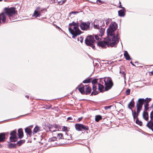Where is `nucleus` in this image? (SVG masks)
Listing matches in <instances>:
<instances>
[{
	"label": "nucleus",
	"instance_id": "43",
	"mask_svg": "<svg viewBox=\"0 0 153 153\" xmlns=\"http://www.w3.org/2000/svg\"><path fill=\"white\" fill-rule=\"evenodd\" d=\"M151 100V98H146V99L145 100V101L146 102V103H148Z\"/></svg>",
	"mask_w": 153,
	"mask_h": 153
},
{
	"label": "nucleus",
	"instance_id": "37",
	"mask_svg": "<svg viewBox=\"0 0 153 153\" xmlns=\"http://www.w3.org/2000/svg\"><path fill=\"white\" fill-rule=\"evenodd\" d=\"M90 82V79H88L85 80L83 81V83H88Z\"/></svg>",
	"mask_w": 153,
	"mask_h": 153
},
{
	"label": "nucleus",
	"instance_id": "51",
	"mask_svg": "<svg viewBox=\"0 0 153 153\" xmlns=\"http://www.w3.org/2000/svg\"><path fill=\"white\" fill-rule=\"evenodd\" d=\"M67 135H68V134L67 133H65V134L64 135V136L65 137V139L69 140V138L66 137V136H67Z\"/></svg>",
	"mask_w": 153,
	"mask_h": 153
},
{
	"label": "nucleus",
	"instance_id": "50",
	"mask_svg": "<svg viewBox=\"0 0 153 153\" xmlns=\"http://www.w3.org/2000/svg\"><path fill=\"white\" fill-rule=\"evenodd\" d=\"M98 94V92L97 91H93V92L91 94V95L92 94H94V95H96Z\"/></svg>",
	"mask_w": 153,
	"mask_h": 153
},
{
	"label": "nucleus",
	"instance_id": "18",
	"mask_svg": "<svg viewBox=\"0 0 153 153\" xmlns=\"http://www.w3.org/2000/svg\"><path fill=\"white\" fill-rule=\"evenodd\" d=\"M91 91V88L89 87V86H88V85H86V87H85V94H89Z\"/></svg>",
	"mask_w": 153,
	"mask_h": 153
},
{
	"label": "nucleus",
	"instance_id": "19",
	"mask_svg": "<svg viewBox=\"0 0 153 153\" xmlns=\"http://www.w3.org/2000/svg\"><path fill=\"white\" fill-rule=\"evenodd\" d=\"M5 139V134L4 133H0V142H4Z\"/></svg>",
	"mask_w": 153,
	"mask_h": 153
},
{
	"label": "nucleus",
	"instance_id": "11",
	"mask_svg": "<svg viewBox=\"0 0 153 153\" xmlns=\"http://www.w3.org/2000/svg\"><path fill=\"white\" fill-rule=\"evenodd\" d=\"M4 23L6 21V14L5 13H2L0 14V24L1 23Z\"/></svg>",
	"mask_w": 153,
	"mask_h": 153
},
{
	"label": "nucleus",
	"instance_id": "59",
	"mask_svg": "<svg viewBox=\"0 0 153 153\" xmlns=\"http://www.w3.org/2000/svg\"><path fill=\"white\" fill-rule=\"evenodd\" d=\"M119 7L120 8H122L123 9V7H122V6H121V4H120L119 6Z\"/></svg>",
	"mask_w": 153,
	"mask_h": 153
},
{
	"label": "nucleus",
	"instance_id": "55",
	"mask_svg": "<svg viewBox=\"0 0 153 153\" xmlns=\"http://www.w3.org/2000/svg\"><path fill=\"white\" fill-rule=\"evenodd\" d=\"M22 141L20 140V141L18 142V143L19 145H20L22 144Z\"/></svg>",
	"mask_w": 153,
	"mask_h": 153
},
{
	"label": "nucleus",
	"instance_id": "28",
	"mask_svg": "<svg viewBox=\"0 0 153 153\" xmlns=\"http://www.w3.org/2000/svg\"><path fill=\"white\" fill-rule=\"evenodd\" d=\"M25 131L26 133L29 135H30L32 134V131L31 129L29 128V127L26 128L25 129Z\"/></svg>",
	"mask_w": 153,
	"mask_h": 153
},
{
	"label": "nucleus",
	"instance_id": "22",
	"mask_svg": "<svg viewBox=\"0 0 153 153\" xmlns=\"http://www.w3.org/2000/svg\"><path fill=\"white\" fill-rule=\"evenodd\" d=\"M143 117L144 120L147 121L149 119L148 113L146 112H144L143 113Z\"/></svg>",
	"mask_w": 153,
	"mask_h": 153
},
{
	"label": "nucleus",
	"instance_id": "39",
	"mask_svg": "<svg viewBox=\"0 0 153 153\" xmlns=\"http://www.w3.org/2000/svg\"><path fill=\"white\" fill-rule=\"evenodd\" d=\"M92 84L93 85H96L97 84V79H94L92 82Z\"/></svg>",
	"mask_w": 153,
	"mask_h": 153
},
{
	"label": "nucleus",
	"instance_id": "29",
	"mask_svg": "<svg viewBox=\"0 0 153 153\" xmlns=\"http://www.w3.org/2000/svg\"><path fill=\"white\" fill-rule=\"evenodd\" d=\"M131 111L134 120L136 118L137 119L138 115L136 114V111L135 110H134V111H133V110H132Z\"/></svg>",
	"mask_w": 153,
	"mask_h": 153
},
{
	"label": "nucleus",
	"instance_id": "63",
	"mask_svg": "<svg viewBox=\"0 0 153 153\" xmlns=\"http://www.w3.org/2000/svg\"><path fill=\"white\" fill-rule=\"evenodd\" d=\"M27 115V114H25V115H24L23 116H26Z\"/></svg>",
	"mask_w": 153,
	"mask_h": 153
},
{
	"label": "nucleus",
	"instance_id": "33",
	"mask_svg": "<svg viewBox=\"0 0 153 153\" xmlns=\"http://www.w3.org/2000/svg\"><path fill=\"white\" fill-rule=\"evenodd\" d=\"M83 38L82 36H80L77 39V40L78 42L80 41V42L82 43L83 41Z\"/></svg>",
	"mask_w": 153,
	"mask_h": 153
},
{
	"label": "nucleus",
	"instance_id": "64",
	"mask_svg": "<svg viewBox=\"0 0 153 153\" xmlns=\"http://www.w3.org/2000/svg\"><path fill=\"white\" fill-rule=\"evenodd\" d=\"M58 14H59V15H60L59 13H58Z\"/></svg>",
	"mask_w": 153,
	"mask_h": 153
},
{
	"label": "nucleus",
	"instance_id": "53",
	"mask_svg": "<svg viewBox=\"0 0 153 153\" xmlns=\"http://www.w3.org/2000/svg\"><path fill=\"white\" fill-rule=\"evenodd\" d=\"M111 106H105V110H107L109 108H110Z\"/></svg>",
	"mask_w": 153,
	"mask_h": 153
},
{
	"label": "nucleus",
	"instance_id": "9",
	"mask_svg": "<svg viewBox=\"0 0 153 153\" xmlns=\"http://www.w3.org/2000/svg\"><path fill=\"white\" fill-rule=\"evenodd\" d=\"M86 85H84L82 84H81L79 85H78L76 89H78L79 91L82 94H85V89Z\"/></svg>",
	"mask_w": 153,
	"mask_h": 153
},
{
	"label": "nucleus",
	"instance_id": "14",
	"mask_svg": "<svg viewBox=\"0 0 153 153\" xmlns=\"http://www.w3.org/2000/svg\"><path fill=\"white\" fill-rule=\"evenodd\" d=\"M57 126L56 125H53V126L51 125V126H50L48 128L50 131L52 132H54L58 130L56 128Z\"/></svg>",
	"mask_w": 153,
	"mask_h": 153
},
{
	"label": "nucleus",
	"instance_id": "38",
	"mask_svg": "<svg viewBox=\"0 0 153 153\" xmlns=\"http://www.w3.org/2000/svg\"><path fill=\"white\" fill-rule=\"evenodd\" d=\"M16 131L15 130L13 131L10 133L11 136L16 135Z\"/></svg>",
	"mask_w": 153,
	"mask_h": 153
},
{
	"label": "nucleus",
	"instance_id": "7",
	"mask_svg": "<svg viewBox=\"0 0 153 153\" xmlns=\"http://www.w3.org/2000/svg\"><path fill=\"white\" fill-rule=\"evenodd\" d=\"M90 23L88 22H82L79 25L81 29L83 30H88L90 28Z\"/></svg>",
	"mask_w": 153,
	"mask_h": 153
},
{
	"label": "nucleus",
	"instance_id": "16",
	"mask_svg": "<svg viewBox=\"0 0 153 153\" xmlns=\"http://www.w3.org/2000/svg\"><path fill=\"white\" fill-rule=\"evenodd\" d=\"M39 8H37L35 10L34 12V13L33 15V16H35L36 17H39L40 16V12L38 10Z\"/></svg>",
	"mask_w": 153,
	"mask_h": 153
},
{
	"label": "nucleus",
	"instance_id": "47",
	"mask_svg": "<svg viewBox=\"0 0 153 153\" xmlns=\"http://www.w3.org/2000/svg\"><path fill=\"white\" fill-rule=\"evenodd\" d=\"M148 105H148V103H146L144 105V107H145L146 110H147L149 109V108H148Z\"/></svg>",
	"mask_w": 153,
	"mask_h": 153
},
{
	"label": "nucleus",
	"instance_id": "56",
	"mask_svg": "<svg viewBox=\"0 0 153 153\" xmlns=\"http://www.w3.org/2000/svg\"><path fill=\"white\" fill-rule=\"evenodd\" d=\"M149 74L150 75H152L153 74V70L152 71L149 72Z\"/></svg>",
	"mask_w": 153,
	"mask_h": 153
},
{
	"label": "nucleus",
	"instance_id": "27",
	"mask_svg": "<svg viewBox=\"0 0 153 153\" xmlns=\"http://www.w3.org/2000/svg\"><path fill=\"white\" fill-rule=\"evenodd\" d=\"M98 89L101 92L103 91L104 87L103 85L100 83H98Z\"/></svg>",
	"mask_w": 153,
	"mask_h": 153
},
{
	"label": "nucleus",
	"instance_id": "54",
	"mask_svg": "<svg viewBox=\"0 0 153 153\" xmlns=\"http://www.w3.org/2000/svg\"><path fill=\"white\" fill-rule=\"evenodd\" d=\"M66 0H63L62 1V2H59V3L60 4H63L64 2Z\"/></svg>",
	"mask_w": 153,
	"mask_h": 153
},
{
	"label": "nucleus",
	"instance_id": "52",
	"mask_svg": "<svg viewBox=\"0 0 153 153\" xmlns=\"http://www.w3.org/2000/svg\"><path fill=\"white\" fill-rule=\"evenodd\" d=\"M97 2L99 4H101L102 3L101 1L100 0H97Z\"/></svg>",
	"mask_w": 153,
	"mask_h": 153
},
{
	"label": "nucleus",
	"instance_id": "45",
	"mask_svg": "<svg viewBox=\"0 0 153 153\" xmlns=\"http://www.w3.org/2000/svg\"><path fill=\"white\" fill-rule=\"evenodd\" d=\"M95 39L98 41H100V40L101 39L99 37V36L97 35H95Z\"/></svg>",
	"mask_w": 153,
	"mask_h": 153
},
{
	"label": "nucleus",
	"instance_id": "49",
	"mask_svg": "<svg viewBox=\"0 0 153 153\" xmlns=\"http://www.w3.org/2000/svg\"><path fill=\"white\" fill-rule=\"evenodd\" d=\"M68 120H71L72 121H71V122H73L74 120H73V119L71 117H68Z\"/></svg>",
	"mask_w": 153,
	"mask_h": 153
},
{
	"label": "nucleus",
	"instance_id": "12",
	"mask_svg": "<svg viewBox=\"0 0 153 153\" xmlns=\"http://www.w3.org/2000/svg\"><path fill=\"white\" fill-rule=\"evenodd\" d=\"M145 100L143 99H139L137 103V107L142 108V106Z\"/></svg>",
	"mask_w": 153,
	"mask_h": 153
},
{
	"label": "nucleus",
	"instance_id": "31",
	"mask_svg": "<svg viewBox=\"0 0 153 153\" xmlns=\"http://www.w3.org/2000/svg\"><path fill=\"white\" fill-rule=\"evenodd\" d=\"M102 119V116L100 115H97L95 116V121L98 122L100 120Z\"/></svg>",
	"mask_w": 153,
	"mask_h": 153
},
{
	"label": "nucleus",
	"instance_id": "10",
	"mask_svg": "<svg viewBox=\"0 0 153 153\" xmlns=\"http://www.w3.org/2000/svg\"><path fill=\"white\" fill-rule=\"evenodd\" d=\"M112 20L111 19L106 18L101 21V23L102 24V26L105 27H106L107 25Z\"/></svg>",
	"mask_w": 153,
	"mask_h": 153
},
{
	"label": "nucleus",
	"instance_id": "32",
	"mask_svg": "<svg viewBox=\"0 0 153 153\" xmlns=\"http://www.w3.org/2000/svg\"><path fill=\"white\" fill-rule=\"evenodd\" d=\"M135 122L136 123L139 125L140 126H141L142 125V123L141 121H140L138 118L136 119Z\"/></svg>",
	"mask_w": 153,
	"mask_h": 153
},
{
	"label": "nucleus",
	"instance_id": "15",
	"mask_svg": "<svg viewBox=\"0 0 153 153\" xmlns=\"http://www.w3.org/2000/svg\"><path fill=\"white\" fill-rule=\"evenodd\" d=\"M125 9L123 7V9L118 11L119 16L121 17H123L125 15Z\"/></svg>",
	"mask_w": 153,
	"mask_h": 153
},
{
	"label": "nucleus",
	"instance_id": "1",
	"mask_svg": "<svg viewBox=\"0 0 153 153\" xmlns=\"http://www.w3.org/2000/svg\"><path fill=\"white\" fill-rule=\"evenodd\" d=\"M108 36L105 39L104 42L102 41L98 42L97 43V45L103 48H105L106 45L112 47L115 46L118 42L119 38L117 36L116 38L114 37L113 38L111 37L110 39H108Z\"/></svg>",
	"mask_w": 153,
	"mask_h": 153
},
{
	"label": "nucleus",
	"instance_id": "26",
	"mask_svg": "<svg viewBox=\"0 0 153 153\" xmlns=\"http://www.w3.org/2000/svg\"><path fill=\"white\" fill-rule=\"evenodd\" d=\"M40 131V129L39 127L38 126H36L33 130V134L39 132Z\"/></svg>",
	"mask_w": 153,
	"mask_h": 153
},
{
	"label": "nucleus",
	"instance_id": "58",
	"mask_svg": "<svg viewBox=\"0 0 153 153\" xmlns=\"http://www.w3.org/2000/svg\"><path fill=\"white\" fill-rule=\"evenodd\" d=\"M130 63L131 64V65L133 66H135V65L133 63V62H130Z\"/></svg>",
	"mask_w": 153,
	"mask_h": 153
},
{
	"label": "nucleus",
	"instance_id": "62",
	"mask_svg": "<svg viewBox=\"0 0 153 153\" xmlns=\"http://www.w3.org/2000/svg\"><path fill=\"white\" fill-rule=\"evenodd\" d=\"M11 145H13L12 144H10V147H11Z\"/></svg>",
	"mask_w": 153,
	"mask_h": 153
},
{
	"label": "nucleus",
	"instance_id": "21",
	"mask_svg": "<svg viewBox=\"0 0 153 153\" xmlns=\"http://www.w3.org/2000/svg\"><path fill=\"white\" fill-rule=\"evenodd\" d=\"M134 102L133 100V99H132L128 105V108H129L131 110H132L131 108H130L131 107H133L134 106Z\"/></svg>",
	"mask_w": 153,
	"mask_h": 153
},
{
	"label": "nucleus",
	"instance_id": "20",
	"mask_svg": "<svg viewBox=\"0 0 153 153\" xmlns=\"http://www.w3.org/2000/svg\"><path fill=\"white\" fill-rule=\"evenodd\" d=\"M99 30V31L100 33L99 34V36L101 37L104 34L105 29L101 27L100 28Z\"/></svg>",
	"mask_w": 153,
	"mask_h": 153
},
{
	"label": "nucleus",
	"instance_id": "44",
	"mask_svg": "<svg viewBox=\"0 0 153 153\" xmlns=\"http://www.w3.org/2000/svg\"><path fill=\"white\" fill-rule=\"evenodd\" d=\"M97 87L96 85H93V90L94 91L97 89Z\"/></svg>",
	"mask_w": 153,
	"mask_h": 153
},
{
	"label": "nucleus",
	"instance_id": "25",
	"mask_svg": "<svg viewBox=\"0 0 153 153\" xmlns=\"http://www.w3.org/2000/svg\"><path fill=\"white\" fill-rule=\"evenodd\" d=\"M10 140L11 142H15L17 140V137L16 135L12 136L10 137Z\"/></svg>",
	"mask_w": 153,
	"mask_h": 153
},
{
	"label": "nucleus",
	"instance_id": "5",
	"mask_svg": "<svg viewBox=\"0 0 153 153\" xmlns=\"http://www.w3.org/2000/svg\"><path fill=\"white\" fill-rule=\"evenodd\" d=\"M85 42L87 45L91 47L93 49H95L94 44L95 42L93 36L89 35L87 36L85 39Z\"/></svg>",
	"mask_w": 153,
	"mask_h": 153
},
{
	"label": "nucleus",
	"instance_id": "3",
	"mask_svg": "<svg viewBox=\"0 0 153 153\" xmlns=\"http://www.w3.org/2000/svg\"><path fill=\"white\" fill-rule=\"evenodd\" d=\"M117 28V25L115 22H112L111 23L109 28L107 30V36H108V39L113 38L114 37L116 38L117 36L118 38V35L117 34L116 36L114 35V31L116 30Z\"/></svg>",
	"mask_w": 153,
	"mask_h": 153
},
{
	"label": "nucleus",
	"instance_id": "61",
	"mask_svg": "<svg viewBox=\"0 0 153 153\" xmlns=\"http://www.w3.org/2000/svg\"><path fill=\"white\" fill-rule=\"evenodd\" d=\"M25 97H27V98H29V96L27 95H26L25 96Z\"/></svg>",
	"mask_w": 153,
	"mask_h": 153
},
{
	"label": "nucleus",
	"instance_id": "60",
	"mask_svg": "<svg viewBox=\"0 0 153 153\" xmlns=\"http://www.w3.org/2000/svg\"><path fill=\"white\" fill-rule=\"evenodd\" d=\"M76 13V12H71V13H71H71Z\"/></svg>",
	"mask_w": 153,
	"mask_h": 153
},
{
	"label": "nucleus",
	"instance_id": "24",
	"mask_svg": "<svg viewBox=\"0 0 153 153\" xmlns=\"http://www.w3.org/2000/svg\"><path fill=\"white\" fill-rule=\"evenodd\" d=\"M81 124H76L75 125L76 129L78 131H81Z\"/></svg>",
	"mask_w": 153,
	"mask_h": 153
},
{
	"label": "nucleus",
	"instance_id": "2",
	"mask_svg": "<svg viewBox=\"0 0 153 153\" xmlns=\"http://www.w3.org/2000/svg\"><path fill=\"white\" fill-rule=\"evenodd\" d=\"M78 23L73 22L70 23L68 26V30L70 33L72 35V38H74L77 36L80 35L81 31L79 28Z\"/></svg>",
	"mask_w": 153,
	"mask_h": 153
},
{
	"label": "nucleus",
	"instance_id": "13",
	"mask_svg": "<svg viewBox=\"0 0 153 153\" xmlns=\"http://www.w3.org/2000/svg\"><path fill=\"white\" fill-rule=\"evenodd\" d=\"M146 126L149 128L153 131V121L150 120L148 122Z\"/></svg>",
	"mask_w": 153,
	"mask_h": 153
},
{
	"label": "nucleus",
	"instance_id": "46",
	"mask_svg": "<svg viewBox=\"0 0 153 153\" xmlns=\"http://www.w3.org/2000/svg\"><path fill=\"white\" fill-rule=\"evenodd\" d=\"M104 78H101L100 79V83H103V82H104Z\"/></svg>",
	"mask_w": 153,
	"mask_h": 153
},
{
	"label": "nucleus",
	"instance_id": "40",
	"mask_svg": "<svg viewBox=\"0 0 153 153\" xmlns=\"http://www.w3.org/2000/svg\"><path fill=\"white\" fill-rule=\"evenodd\" d=\"M130 90L128 89L126 91V95H128L130 94Z\"/></svg>",
	"mask_w": 153,
	"mask_h": 153
},
{
	"label": "nucleus",
	"instance_id": "41",
	"mask_svg": "<svg viewBox=\"0 0 153 153\" xmlns=\"http://www.w3.org/2000/svg\"><path fill=\"white\" fill-rule=\"evenodd\" d=\"M150 117L151 120L152 121H153V111H152L150 113Z\"/></svg>",
	"mask_w": 153,
	"mask_h": 153
},
{
	"label": "nucleus",
	"instance_id": "48",
	"mask_svg": "<svg viewBox=\"0 0 153 153\" xmlns=\"http://www.w3.org/2000/svg\"><path fill=\"white\" fill-rule=\"evenodd\" d=\"M67 129V128L66 127L64 126L62 128V130L63 131L66 130Z\"/></svg>",
	"mask_w": 153,
	"mask_h": 153
},
{
	"label": "nucleus",
	"instance_id": "8",
	"mask_svg": "<svg viewBox=\"0 0 153 153\" xmlns=\"http://www.w3.org/2000/svg\"><path fill=\"white\" fill-rule=\"evenodd\" d=\"M93 25L94 28L97 29H99L101 27L103 26L101 21L98 20H94Z\"/></svg>",
	"mask_w": 153,
	"mask_h": 153
},
{
	"label": "nucleus",
	"instance_id": "4",
	"mask_svg": "<svg viewBox=\"0 0 153 153\" xmlns=\"http://www.w3.org/2000/svg\"><path fill=\"white\" fill-rule=\"evenodd\" d=\"M5 9L6 12L10 20L15 21V16L16 14L15 8L12 7L9 8H6Z\"/></svg>",
	"mask_w": 153,
	"mask_h": 153
},
{
	"label": "nucleus",
	"instance_id": "34",
	"mask_svg": "<svg viewBox=\"0 0 153 153\" xmlns=\"http://www.w3.org/2000/svg\"><path fill=\"white\" fill-rule=\"evenodd\" d=\"M57 137L59 139H64L63 134L61 133L58 134L57 135Z\"/></svg>",
	"mask_w": 153,
	"mask_h": 153
},
{
	"label": "nucleus",
	"instance_id": "23",
	"mask_svg": "<svg viewBox=\"0 0 153 153\" xmlns=\"http://www.w3.org/2000/svg\"><path fill=\"white\" fill-rule=\"evenodd\" d=\"M124 55L126 60H128L130 59H131L130 56L127 51H125L124 54Z\"/></svg>",
	"mask_w": 153,
	"mask_h": 153
},
{
	"label": "nucleus",
	"instance_id": "57",
	"mask_svg": "<svg viewBox=\"0 0 153 153\" xmlns=\"http://www.w3.org/2000/svg\"><path fill=\"white\" fill-rule=\"evenodd\" d=\"M82 117H80L78 119V120H79V121L80 120H81L82 119Z\"/></svg>",
	"mask_w": 153,
	"mask_h": 153
},
{
	"label": "nucleus",
	"instance_id": "17",
	"mask_svg": "<svg viewBox=\"0 0 153 153\" xmlns=\"http://www.w3.org/2000/svg\"><path fill=\"white\" fill-rule=\"evenodd\" d=\"M18 136L19 138H22L23 136V133L22 128H19L18 130Z\"/></svg>",
	"mask_w": 153,
	"mask_h": 153
},
{
	"label": "nucleus",
	"instance_id": "30",
	"mask_svg": "<svg viewBox=\"0 0 153 153\" xmlns=\"http://www.w3.org/2000/svg\"><path fill=\"white\" fill-rule=\"evenodd\" d=\"M81 131H82V130H88V127L87 126H85L82 124H81Z\"/></svg>",
	"mask_w": 153,
	"mask_h": 153
},
{
	"label": "nucleus",
	"instance_id": "35",
	"mask_svg": "<svg viewBox=\"0 0 153 153\" xmlns=\"http://www.w3.org/2000/svg\"><path fill=\"white\" fill-rule=\"evenodd\" d=\"M56 139H57V138L55 137H53L51 138H50L49 139V140L50 142L54 141L56 140Z\"/></svg>",
	"mask_w": 153,
	"mask_h": 153
},
{
	"label": "nucleus",
	"instance_id": "36",
	"mask_svg": "<svg viewBox=\"0 0 153 153\" xmlns=\"http://www.w3.org/2000/svg\"><path fill=\"white\" fill-rule=\"evenodd\" d=\"M137 107V111L136 114H137L138 115L139 113L140 112L141 110L142 109V108H139L138 107Z\"/></svg>",
	"mask_w": 153,
	"mask_h": 153
},
{
	"label": "nucleus",
	"instance_id": "42",
	"mask_svg": "<svg viewBox=\"0 0 153 153\" xmlns=\"http://www.w3.org/2000/svg\"><path fill=\"white\" fill-rule=\"evenodd\" d=\"M120 74H121L122 75H123V77H124V78H126V74L125 73V72L123 71H120Z\"/></svg>",
	"mask_w": 153,
	"mask_h": 153
},
{
	"label": "nucleus",
	"instance_id": "6",
	"mask_svg": "<svg viewBox=\"0 0 153 153\" xmlns=\"http://www.w3.org/2000/svg\"><path fill=\"white\" fill-rule=\"evenodd\" d=\"M105 90L107 91L110 89L113 85V83L111 78L110 77H104Z\"/></svg>",
	"mask_w": 153,
	"mask_h": 153
}]
</instances>
